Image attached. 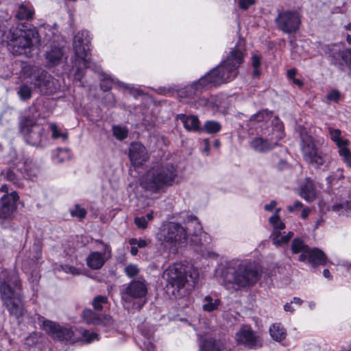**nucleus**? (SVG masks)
<instances>
[{"instance_id":"34","label":"nucleus","mask_w":351,"mask_h":351,"mask_svg":"<svg viewBox=\"0 0 351 351\" xmlns=\"http://www.w3.org/2000/svg\"><path fill=\"white\" fill-rule=\"evenodd\" d=\"M332 210L336 212L339 215L349 216L351 215V203L346 201L341 204H335L332 206Z\"/></svg>"},{"instance_id":"2","label":"nucleus","mask_w":351,"mask_h":351,"mask_svg":"<svg viewBox=\"0 0 351 351\" xmlns=\"http://www.w3.org/2000/svg\"><path fill=\"white\" fill-rule=\"evenodd\" d=\"M243 49L235 46L230 51L226 59L218 66L206 73L198 81L178 92L179 97H184L185 94H191L207 86H218L234 80L238 74L237 69L243 60Z\"/></svg>"},{"instance_id":"16","label":"nucleus","mask_w":351,"mask_h":351,"mask_svg":"<svg viewBox=\"0 0 351 351\" xmlns=\"http://www.w3.org/2000/svg\"><path fill=\"white\" fill-rule=\"evenodd\" d=\"M97 242L104 246L103 252H92L87 256L86 261L88 267L92 269H99L104 265L105 262L111 256L112 250L109 245L100 241Z\"/></svg>"},{"instance_id":"55","label":"nucleus","mask_w":351,"mask_h":351,"mask_svg":"<svg viewBox=\"0 0 351 351\" xmlns=\"http://www.w3.org/2000/svg\"><path fill=\"white\" fill-rule=\"evenodd\" d=\"M101 319V322L99 325L105 326V327H110L113 326L114 321L110 316L108 315H102L100 316Z\"/></svg>"},{"instance_id":"33","label":"nucleus","mask_w":351,"mask_h":351,"mask_svg":"<svg viewBox=\"0 0 351 351\" xmlns=\"http://www.w3.org/2000/svg\"><path fill=\"white\" fill-rule=\"evenodd\" d=\"M83 318L89 324L99 325L101 322L100 316L90 309L84 311Z\"/></svg>"},{"instance_id":"35","label":"nucleus","mask_w":351,"mask_h":351,"mask_svg":"<svg viewBox=\"0 0 351 351\" xmlns=\"http://www.w3.org/2000/svg\"><path fill=\"white\" fill-rule=\"evenodd\" d=\"M221 129V125L219 122L215 121H206L204 126L201 128L200 132H205L208 134H216Z\"/></svg>"},{"instance_id":"17","label":"nucleus","mask_w":351,"mask_h":351,"mask_svg":"<svg viewBox=\"0 0 351 351\" xmlns=\"http://www.w3.org/2000/svg\"><path fill=\"white\" fill-rule=\"evenodd\" d=\"M147 293V288L145 280H133L126 286L122 298L125 300L128 298L141 299L145 298Z\"/></svg>"},{"instance_id":"63","label":"nucleus","mask_w":351,"mask_h":351,"mask_svg":"<svg viewBox=\"0 0 351 351\" xmlns=\"http://www.w3.org/2000/svg\"><path fill=\"white\" fill-rule=\"evenodd\" d=\"M291 302L298 306H300L302 304L303 301L300 298L294 297L293 300L291 301Z\"/></svg>"},{"instance_id":"26","label":"nucleus","mask_w":351,"mask_h":351,"mask_svg":"<svg viewBox=\"0 0 351 351\" xmlns=\"http://www.w3.org/2000/svg\"><path fill=\"white\" fill-rule=\"evenodd\" d=\"M34 15V9L33 5L29 2L21 3L16 13V18L19 20H29Z\"/></svg>"},{"instance_id":"21","label":"nucleus","mask_w":351,"mask_h":351,"mask_svg":"<svg viewBox=\"0 0 351 351\" xmlns=\"http://www.w3.org/2000/svg\"><path fill=\"white\" fill-rule=\"evenodd\" d=\"M113 84L123 87L124 89L128 90L131 95H133L135 97L141 95V93L138 89L135 88L132 86L120 82L117 79H114L110 76H108L107 78L103 80L102 83L101 84V87L104 90H107L110 89Z\"/></svg>"},{"instance_id":"38","label":"nucleus","mask_w":351,"mask_h":351,"mask_svg":"<svg viewBox=\"0 0 351 351\" xmlns=\"http://www.w3.org/2000/svg\"><path fill=\"white\" fill-rule=\"evenodd\" d=\"M17 94L22 101H27L32 97V89L26 84H22L19 86Z\"/></svg>"},{"instance_id":"1","label":"nucleus","mask_w":351,"mask_h":351,"mask_svg":"<svg viewBox=\"0 0 351 351\" xmlns=\"http://www.w3.org/2000/svg\"><path fill=\"white\" fill-rule=\"evenodd\" d=\"M191 226H193L195 230L188 234L186 228L181 224L167 222L163 223L159 228L156 238L162 245L170 250L177 251L189 243L202 256L209 257L213 255L214 253L209 252L208 249L210 237L206 232L202 231L201 224L197 218H192L187 229L189 230Z\"/></svg>"},{"instance_id":"12","label":"nucleus","mask_w":351,"mask_h":351,"mask_svg":"<svg viewBox=\"0 0 351 351\" xmlns=\"http://www.w3.org/2000/svg\"><path fill=\"white\" fill-rule=\"evenodd\" d=\"M284 131L281 125L272 130L267 137L258 136L250 142V147L257 152H267L277 146L278 142L284 137Z\"/></svg>"},{"instance_id":"5","label":"nucleus","mask_w":351,"mask_h":351,"mask_svg":"<svg viewBox=\"0 0 351 351\" xmlns=\"http://www.w3.org/2000/svg\"><path fill=\"white\" fill-rule=\"evenodd\" d=\"M38 319L40 328L55 340L65 341L70 343L78 341L90 343L98 340V335L95 332L87 330L73 329L62 326L54 322L45 319V317L40 315L38 317Z\"/></svg>"},{"instance_id":"39","label":"nucleus","mask_w":351,"mask_h":351,"mask_svg":"<svg viewBox=\"0 0 351 351\" xmlns=\"http://www.w3.org/2000/svg\"><path fill=\"white\" fill-rule=\"evenodd\" d=\"M310 248L304 245V242L300 239H295L291 245V250L293 253H300L306 254V251L308 250Z\"/></svg>"},{"instance_id":"32","label":"nucleus","mask_w":351,"mask_h":351,"mask_svg":"<svg viewBox=\"0 0 351 351\" xmlns=\"http://www.w3.org/2000/svg\"><path fill=\"white\" fill-rule=\"evenodd\" d=\"M55 271H64L65 274H71L72 276H79L82 274L81 269L77 268L72 265L67 264L65 265H55L53 267Z\"/></svg>"},{"instance_id":"37","label":"nucleus","mask_w":351,"mask_h":351,"mask_svg":"<svg viewBox=\"0 0 351 351\" xmlns=\"http://www.w3.org/2000/svg\"><path fill=\"white\" fill-rule=\"evenodd\" d=\"M143 339L141 340L142 345L141 348L143 351H154V347L152 343V335L142 332Z\"/></svg>"},{"instance_id":"50","label":"nucleus","mask_w":351,"mask_h":351,"mask_svg":"<svg viewBox=\"0 0 351 351\" xmlns=\"http://www.w3.org/2000/svg\"><path fill=\"white\" fill-rule=\"evenodd\" d=\"M341 59L351 69V49H347L342 51Z\"/></svg>"},{"instance_id":"42","label":"nucleus","mask_w":351,"mask_h":351,"mask_svg":"<svg viewBox=\"0 0 351 351\" xmlns=\"http://www.w3.org/2000/svg\"><path fill=\"white\" fill-rule=\"evenodd\" d=\"M50 130L51 131V137L53 139H57L59 138H62L64 140H66L68 137L66 132H62L58 128V126L56 123H50L49 125Z\"/></svg>"},{"instance_id":"62","label":"nucleus","mask_w":351,"mask_h":351,"mask_svg":"<svg viewBox=\"0 0 351 351\" xmlns=\"http://www.w3.org/2000/svg\"><path fill=\"white\" fill-rule=\"evenodd\" d=\"M295 74H296L295 69H291L288 70V71H287V76L289 78H290L291 80L295 78Z\"/></svg>"},{"instance_id":"6","label":"nucleus","mask_w":351,"mask_h":351,"mask_svg":"<svg viewBox=\"0 0 351 351\" xmlns=\"http://www.w3.org/2000/svg\"><path fill=\"white\" fill-rule=\"evenodd\" d=\"M40 41L39 34L36 28H12L7 35L8 47L11 53L24 54L27 57L32 56V52L37 48Z\"/></svg>"},{"instance_id":"45","label":"nucleus","mask_w":351,"mask_h":351,"mask_svg":"<svg viewBox=\"0 0 351 351\" xmlns=\"http://www.w3.org/2000/svg\"><path fill=\"white\" fill-rule=\"evenodd\" d=\"M35 66L28 64H23L21 68V75L24 79H27L31 77L35 73Z\"/></svg>"},{"instance_id":"3","label":"nucleus","mask_w":351,"mask_h":351,"mask_svg":"<svg viewBox=\"0 0 351 351\" xmlns=\"http://www.w3.org/2000/svg\"><path fill=\"white\" fill-rule=\"evenodd\" d=\"M21 285L15 271L3 270L0 273V295L10 314L19 317L23 315L21 300Z\"/></svg>"},{"instance_id":"41","label":"nucleus","mask_w":351,"mask_h":351,"mask_svg":"<svg viewBox=\"0 0 351 351\" xmlns=\"http://www.w3.org/2000/svg\"><path fill=\"white\" fill-rule=\"evenodd\" d=\"M21 176V173L17 170V163L14 167H12L10 169H8L4 174V177L11 182H13L15 184L18 183L19 178Z\"/></svg>"},{"instance_id":"54","label":"nucleus","mask_w":351,"mask_h":351,"mask_svg":"<svg viewBox=\"0 0 351 351\" xmlns=\"http://www.w3.org/2000/svg\"><path fill=\"white\" fill-rule=\"evenodd\" d=\"M134 223L141 229H145L147 227V221L145 217H136L134 218Z\"/></svg>"},{"instance_id":"20","label":"nucleus","mask_w":351,"mask_h":351,"mask_svg":"<svg viewBox=\"0 0 351 351\" xmlns=\"http://www.w3.org/2000/svg\"><path fill=\"white\" fill-rule=\"evenodd\" d=\"M17 170L21 173V177L29 180H34L38 173V168L29 159H27L24 162H17Z\"/></svg>"},{"instance_id":"9","label":"nucleus","mask_w":351,"mask_h":351,"mask_svg":"<svg viewBox=\"0 0 351 351\" xmlns=\"http://www.w3.org/2000/svg\"><path fill=\"white\" fill-rule=\"evenodd\" d=\"M234 269L231 276L223 274L224 281L236 285L238 287H247L254 285L260 275L254 263L247 260L233 259L229 263Z\"/></svg>"},{"instance_id":"4","label":"nucleus","mask_w":351,"mask_h":351,"mask_svg":"<svg viewBox=\"0 0 351 351\" xmlns=\"http://www.w3.org/2000/svg\"><path fill=\"white\" fill-rule=\"evenodd\" d=\"M163 279L167 282V291L175 297L180 295V291L188 284L193 287L199 278L198 269L177 263L165 270Z\"/></svg>"},{"instance_id":"23","label":"nucleus","mask_w":351,"mask_h":351,"mask_svg":"<svg viewBox=\"0 0 351 351\" xmlns=\"http://www.w3.org/2000/svg\"><path fill=\"white\" fill-rule=\"evenodd\" d=\"M328 132L330 139L335 143L339 149L349 145L350 141L343 136L342 132L339 129H335L331 126H328Z\"/></svg>"},{"instance_id":"46","label":"nucleus","mask_w":351,"mask_h":351,"mask_svg":"<svg viewBox=\"0 0 351 351\" xmlns=\"http://www.w3.org/2000/svg\"><path fill=\"white\" fill-rule=\"evenodd\" d=\"M71 154L68 149H58L56 159L58 162H62L71 158Z\"/></svg>"},{"instance_id":"10","label":"nucleus","mask_w":351,"mask_h":351,"mask_svg":"<svg viewBox=\"0 0 351 351\" xmlns=\"http://www.w3.org/2000/svg\"><path fill=\"white\" fill-rule=\"evenodd\" d=\"M90 42L88 32L86 30L77 32L73 38V49L75 55L74 64L77 67L75 79L79 81L82 77L81 71L82 68H90L95 71H99L98 66L90 60Z\"/></svg>"},{"instance_id":"24","label":"nucleus","mask_w":351,"mask_h":351,"mask_svg":"<svg viewBox=\"0 0 351 351\" xmlns=\"http://www.w3.org/2000/svg\"><path fill=\"white\" fill-rule=\"evenodd\" d=\"M178 118L181 120L186 130L200 132L201 128L197 117L195 115L186 116L181 114L178 115Z\"/></svg>"},{"instance_id":"27","label":"nucleus","mask_w":351,"mask_h":351,"mask_svg":"<svg viewBox=\"0 0 351 351\" xmlns=\"http://www.w3.org/2000/svg\"><path fill=\"white\" fill-rule=\"evenodd\" d=\"M223 344L219 340L208 338L201 342L199 351H222Z\"/></svg>"},{"instance_id":"43","label":"nucleus","mask_w":351,"mask_h":351,"mask_svg":"<svg viewBox=\"0 0 351 351\" xmlns=\"http://www.w3.org/2000/svg\"><path fill=\"white\" fill-rule=\"evenodd\" d=\"M114 136L119 140H123L128 134V130L125 127L115 125L112 128Z\"/></svg>"},{"instance_id":"28","label":"nucleus","mask_w":351,"mask_h":351,"mask_svg":"<svg viewBox=\"0 0 351 351\" xmlns=\"http://www.w3.org/2000/svg\"><path fill=\"white\" fill-rule=\"evenodd\" d=\"M63 51L62 48L53 47L50 51H47L45 58L47 60L49 64L51 65L58 64L63 56Z\"/></svg>"},{"instance_id":"40","label":"nucleus","mask_w":351,"mask_h":351,"mask_svg":"<svg viewBox=\"0 0 351 351\" xmlns=\"http://www.w3.org/2000/svg\"><path fill=\"white\" fill-rule=\"evenodd\" d=\"M269 221L274 228L273 232H277L278 233H280V230H282L285 228V223L280 219V216L278 215H272L269 219Z\"/></svg>"},{"instance_id":"31","label":"nucleus","mask_w":351,"mask_h":351,"mask_svg":"<svg viewBox=\"0 0 351 351\" xmlns=\"http://www.w3.org/2000/svg\"><path fill=\"white\" fill-rule=\"evenodd\" d=\"M324 51L326 55L331 57L334 60L337 61L341 59V47L338 44H332L324 47Z\"/></svg>"},{"instance_id":"47","label":"nucleus","mask_w":351,"mask_h":351,"mask_svg":"<svg viewBox=\"0 0 351 351\" xmlns=\"http://www.w3.org/2000/svg\"><path fill=\"white\" fill-rule=\"evenodd\" d=\"M124 271L128 277L133 278L138 274L139 269L136 265L130 264L125 267Z\"/></svg>"},{"instance_id":"7","label":"nucleus","mask_w":351,"mask_h":351,"mask_svg":"<svg viewBox=\"0 0 351 351\" xmlns=\"http://www.w3.org/2000/svg\"><path fill=\"white\" fill-rule=\"evenodd\" d=\"M177 176V170L173 165L154 167L143 176L141 185L147 191L160 192L173 185Z\"/></svg>"},{"instance_id":"52","label":"nucleus","mask_w":351,"mask_h":351,"mask_svg":"<svg viewBox=\"0 0 351 351\" xmlns=\"http://www.w3.org/2000/svg\"><path fill=\"white\" fill-rule=\"evenodd\" d=\"M51 78V76L50 75H47V74H41L36 80V82H34V84L36 86H38V87H42L43 85L42 84L39 82L40 80H45V83H44V86H46V89L47 90L48 89V86L50 84L49 82V79Z\"/></svg>"},{"instance_id":"48","label":"nucleus","mask_w":351,"mask_h":351,"mask_svg":"<svg viewBox=\"0 0 351 351\" xmlns=\"http://www.w3.org/2000/svg\"><path fill=\"white\" fill-rule=\"evenodd\" d=\"M252 66L254 67L253 75L258 77L261 74L259 66H261V58L256 54H254L252 57Z\"/></svg>"},{"instance_id":"30","label":"nucleus","mask_w":351,"mask_h":351,"mask_svg":"<svg viewBox=\"0 0 351 351\" xmlns=\"http://www.w3.org/2000/svg\"><path fill=\"white\" fill-rule=\"evenodd\" d=\"M293 232H289L287 234L282 236L280 233H278L277 232H273L271 234V239L273 243L276 246H281L282 245L288 243L290 239L293 237Z\"/></svg>"},{"instance_id":"19","label":"nucleus","mask_w":351,"mask_h":351,"mask_svg":"<svg viewBox=\"0 0 351 351\" xmlns=\"http://www.w3.org/2000/svg\"><path fill=\"white\" fill-rule=\"evenodd\" d=\"M306 254H301L299 261L302 262L308 261L313 266L324 265L326 264V257L324 252L318 249H309Z\"/></svg>"},{"instance_id":"49","label":"nucleus","mask_w":351,"mask_h":351,"mask_svg":"<svg viewBox=\"0 0 351 351\" xmlns=\"http://www.w3.org/2000/svg\"><path fill=\"white\" fill-rule=\"evenodd\" d=\"M71 214L73 217H76L80 219H82L86 217V211L80 206L75 205V208L71 211Z\"/></svg>"},{"instance_id":"59","label":"nucleus","mask_w":351,"mask_h":351,"mask_svg":"<svg viewBox=\"0 0 351 351\" xmlns=\"http://www.w3.org/2000/svg\"><path fill=\"white\" fill-rule=\"evenodd\" d=\"M277 202L276 200H272L269 204H265L264 208L265 210L271 212L274 208L276 206Z\"/></svg>"},{"instance_id":"29","label":"nucleus","mask_w":351,"mask_h":351,"mask_svg":"<svg viewBox=\"0 0 351 351\" xmlns=\"http://www.w3.org/2000/svg\"><path fill=\"white\" fill-rule=\"evenodd\" d=\"M219 304V299L206 295L202 300V309L206 312H213L218 308Z\"/></svg>"},{"instance_id":"51","label":"nucleus","mask_w":351,"mask_h":351,"mask_svg":"<svg viewBox=\"0 0 351 351\" xmlns=\"http://www.w3.org/2000/svg\"><path fill=\"white\" fill-rule=\"evenodd\" d=\"M106 302L107 298L106 297L97 296L94 299L93 305L96 310H101L102 308V305Z\"/></svg>"},{"instance_id":"58","label":"nucleus","mask_w":351,"mask_h":351,"mask_svg":"<svg viewBox=\"0 0 351 351\" xmlns=\"http://www.w3.org/2000/svg\"><path fill=\"white\" fill-rule=\"evenodd\" d=\"M303 206V204L300 201H296L293 205L287 206V209L290 213H293L298 209H300Z\"/></svg>"},{"instance_id":"57","label":"nucleus","mask_w":351,"mask_h":351,"mask_svg":"<svg viewBox=\"0 0 351 351\" xmlns=\"http://www.w3.org/2000/svg\"><path fill=\"white\" fill-rule=\"evenodd\" d=\"M255 3V0H239V6L242 10H247L250 6L254 5Z\"/></svg>"},{"instance_id":"56","label":"nucleus","mask_w":351,"mask_h":351,"mask_svg":"<svg viewBox=\"0 0 351 351\" xmlns=\"http://www.w3.org/2000/svg\"><path fill=\"white\" fill-rule=\"evenodd\" d=\"M326 97L330 101L337 102L340 98V93L337 90H332L328 93Z\"/></svg>"},{"instance_id":"64","label":"nucleus","mask_w":351,"mask_h":351,"mask_svg":"<svg viewBox=\"0 0 351 351\" xmlns=\"http://www.w3.org/2000/svg\"><path fill=\"white\" fill-rule=\"evenodd\" d=\"M131 245V250H130L131 254L132 256H136L138 252L137 247L135 245Z\"/></svg>"},{"instance_id":"36","label":"nucleus","mask_w":351,"mask_h":351,"mask_svg":"<svg viewBox=\"0 0 351 351\" xmlns=\"http://www.w3.org/2000/svg\"><path fill=\"white\" fill-rule=\"evenodd\" d=\"M270 118L271 113L267 110H263L254 114L250 118V122L252 125H254L256 122H267Z\"/></svg>"},{"instance_id":"18","label":"nucleus","mask_w":351,"mask_h":351,"mask_svg":"<svg viewBox=\"0 0 351 351\" xmlns=\"http://www.w3.org/2000/svg\"><path fill=\"white\" fill-rule=\"evenodd\" d=\"M129 157L134 167H139L148 160V154L145 147L138 143L131 144L129 150Z\"/></svg>"},{"instance_id":"60","label":"nucleus","mask_w":351,"mask_h":351,"mask_svg":"<svg viewBox=\"0 0 351 351\" xmlns=\"http://www.w3.org/2000/svg\"><path fill=\"white\" fill-rule=\"evenodd\" d=\"M292 303L291 302H287L286 303L284 306H283V308L284 310L286 311V312H289L291 313H294L295 311V308L293 307L292 306Z\"/></svg>"},{"instance_id":"53","label":"nucleus","mask_w":351,"mask_h":351,"mask_svg":"<svg viewBox=\"0 0 351 351\" xmlns=\"http://www.w3.org/2000/svg\"><path fill=\"white\" fill-rule=\"evenodd\" d=\"M128 242L130 245H135L138 249L144 248L147 245V241L143 239L132 238Z\"/></svg>"},{"instance_id":"61","label":"nucleus","mask_w":351,"mask_h":351,"mask_svg":"<svg viewBox=\"0 0 351 351\" xmlns=\"http://www.w3.org/2000/svg\"><path fill=\"white\" fill-rule=\"evenodd\" d=\"M311 210L310 208L308 207H306L304 208V209H302V213H301V217L302 219H306L308 217L310 213H311Z\"/></svg>"},{"instance_id":"8","label":"nucleus","mask_w":351,"mask_h":351,"mask_svg":"<svg viewBox=\"0 0 351 351\" xmlns=\"http://www.w3.org/2000/svg\"><path fill=\"white\" fill-rule=\"evenodd\" d=\"M323 138L314 139L311 136H302L301 151L304 160L315 169L326 168L331 162V156L326 151Z\"/></svg>"},{"instance_id":"13","label":"nucleus","mask_w":351,"mask_h":351,"mask_svg":"<svg viewBox=\"0 0 351 351\" xmlns=\"http://www.w3.org/2000/svg\"><path fill=\"white\" fill-rule=\"evenodd\" d=\"M278 27L285 33H295L301 23L300 15L293 11H285L278 14L276 19Z\"/></svg>"},{"instance_id":"25","label":"nucleus","mask_w":351,"mask_h":351,"mask_svg":"<svg viewBox=\"0 0 351 351\" xmlns=\"http://www.w3.org/2000/svg\"><path fill=\"white\" fill-rule=\"evenodd\" d=\"M269 332L273 340L280 342L285 339L287 334V330L281 323H274L269 326Z\"/></svg>"},{"instance_id":"15","label":"nucleus","mask_w":351,"mask_h":351,"mask_svg":"<svg viewBox=\"0 0 351 351\" xmlns=\"http://www.w3.org/2000/svg\"><path fill=\"white\" fill-rule=\"evenodd\" d=\"M8 186L6 184L1 186L0 191L8 193ZM19 195L16 191L4 195L0 200V218L6 219L11 216L16 208V201Z\"/></svg>"},{"instance_id":"11","label":"nucleus","mask_w":351,"mask_h":351,"mask_svg":"<svg viewBox=\"0 0 351 351\" xmlns=\"http://www.w3.org/2000/svg\"><path fill=\"white\" fill-rule=\"evenodd\" d=\"M43 131V126L37 123L34 117H24L20 121V132L29 145H39Z\"/></svg>"},{"instance_id":"14","label":"nucleus","mask_w":351,"mask_h":351,"mask_svg":"<svg viewBox=\"0 0 351 351\" xmlns=\"http://www.w3.org/2000/svg\"><path fill=\"white\" fill-rule=\"evenodd\" d=\"M235 340L238 344L243 345L249 348L262 346V339L251 327L243 326L235 334Z\"/></svg>"},{"instance_id":"22","label":"nucleus","mask_w":351,"mask_h":351,"mask_svg":"<svg viewBox=\"0 0 351 351\" xmlns=\"http://www.w3.org/2000/svg\"><path fill=\"white\" fill-rule=\"evenodd\" d=\"M300 195L307 202H312L315 199L316 191L313 181L306 178L300 186Z\"/></svg>"},{"instance_id":"44","label":"nucleus","mask_w":351,"mask_h":351,"mask_svg":"<svg viewBox=\"0 0 351 351\" xmlns=\"http://www.w3.org/2000/svg\"><path fill=\"white\" fill-rule=\"evenodd\" d=\"M338 152L346 165L351 167V151L347 147H343L339 149Z\"/></svg>"}]
</instances>
